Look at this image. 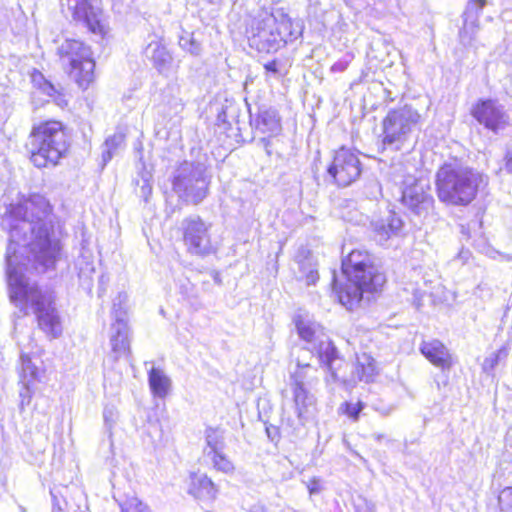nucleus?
<instances>
[{
	"instance_id": "obj_1",
	"label": "nucleus",
	"mask_w": 512,
	"mask_h": 512,
	"mask_svg": "<svg viewBox=\"0 0 512 512\" xmlns=\"http://www.w3.org/2000/svg\"><path fill=\"white\" fill-rule=\"evenodd\" d=\"M1 226L9 233L7 282L11 302L24 314L32 312L39 328L49 337L61 336L63 327L56 307V294L32 282L27 273L43 274L55 269L61 245L53 235L52 209L48 200L33 194L10 204Z\"/></svg>"
},
{
	"instance_id": "obj_2",
	"label": "nucleus",
	"mask_w": 512,
	"mask_h": 512,
	"mask_svg": "<svg viewBox=\"0 0 512 512\" xmlns=\"http://www.w3.org/2000/svg\"><path fill=\"white\" fill-rule=\"evenodd\" d=\"M342 271L347 278L345 287H338L335 279L333 291L341 305L348 310L356 307L365 292H377L385 283V276L372 264L370 255L363 250H352L342 261Z\"/></svg>"
},
{
	"instance_id": "obj_3",
	"label": "nucleus",
	"mask_w": 512,
	"mask_h": 512,
	"mask_svg": "<svg viewBox=\"0 0 512 512\" xmlns=\"http://www.w3.org/2000/svg\"><path fill=\"white\" fill-rule=\"evenodd\" d=\"M482 176L472 169L456 164H444L437 172L436 187L442 202L467 205L476 196Z\"/></svg>"
},
{
	"instance_id": "obj_4",
	"label": "nucleus",
	"mask_w": 512,
	"mask_h": 512,
	"mask_svg": "<svg viewBox=\"0 0 512 512\" xmlns=\"http://www.w3.org/2000/svg\"><path fill=\"white\" fill-rule=\"evenodd\" d=\"M67 150V137L60 122L47 121L32 130L30 158L36 167L57 165Z\"/></svg>"
},
{
	"instance_id": "obj_5",
	"label": "nucleus",
	"mask_w": 512,
	"mask_h": 512,
	"mask_svg": "<svg viewBox=\"0 0 512 512\" xmlns=\"http://www.w3.org/2000/svg\"><path fill=\"white\" fill-rule=\"evenodd\" d=\"M62 61L69 65L70 76L82 89L94 81L95 61L89 46L75 39H65L57 48Z\"/></svg>"
},
{
	"instance_id": "obj_6",
	"label": "nucleus",
	"mask_w": 512,
	"mask_h": 512,
	"mask_svg": "<svg viewBox=\"0 0 512 512\" xmlns=\"http://www.w3.org/2000/svg\"><path fill=\"white\" fill-rule=\"evenodd\" d=\"M209 180L201 164L183 162L173 173L172 188L180 200L199 204L207 196Z\"/></svg>"
},
{
	"instance_id": "obj_7",
	"label": "nucleus",
	"mask_w": 512,
	"mask_h": 512,
	"mask_svg": "<svg viewBox=\"0 0 512 512\" xmlns=\"http://www.w3.org/2000/svg\"><path fill=\"white\" fill-rule=\"evenodd\" d=\"M318 382L317 369L310 364L297 363L290 377V388L295 412L300 421L308 420L316 406V398L310 389Z\"/></svg>"
},
{
	"instance_id": "obj_8",
	"label": "nucleus",
	"mask_w": 512,
	"mask_h": 512,
	"mask_svg": "<svg viewBox=\"0 0 512 512\" xmlns=\"http://www.w3.org/2000/svg\"><path fill=\"white\" fill-rule=\"evenodd\" d=\"M420 121L421 115L410 105L390 110L382 121L383 145L399 150Z\"/></svg>"
},
{
	"instance_id": "obj_9",
	"label": "nucleus",
	"mask_w": 512,
	"mask_h": 512,
	"mask_svg": "<svg viewBox=\"0 0 512 512\" xmlns=\"http://www.w3.org/2000/svg\"><path fill=\"white\" fill-rule=\"evenodd\" d=\"M128 295L119 293L113 300L112 317L113 322L110 327V346L111 351L107 358L113 363L121 358H128L130 355V329L127 316Z\"/></svg>"
},
{
	"instance_id": "obj_10",
	"label": "nucleus",
	"mask_w": 512,
	"mask_h": 512,
	"mask_svg": "<svg viewBox=\"0 0 512 512\" xmlns=\"http://www.w3.org/2000/svg\"><path fill=\"white\" fill-rule=\"evenodd\" d=\"M296 328L301 339L310 344L308 349L317 354L320 363L332 370V364L337 359V350L328 337L322 333L320 326L309 319L298 316Z\"/></svg>"
},
{
	"instance_id": "obj_11",
	"label": "nucleus",
	"mask_w": 512,
	"mask_h": 512,
	"mask_svg": "<svg viewBox=\"0 0 512 512\" xmlns=\"http://www.w3.org/2000/svg\"><path fill=\"white\" fill-rule=\"evenodd\" d=\"M61 5L73 20L81 22L89 32H106L108 21L101 0H65Z\"/></svg>"
},
{
	"instance_id": "obj_12",
	"label": "nucleus",
	"mask_w": 512,
	"mask_h": 512,
	"mask_svg": "<svg viewBox=\"0 0 512 512\" xmlns=\"http://www.w3.org/2000/svg\"><path fill=\"white\" fill-rule=\"evenodd\" d=\"M402 203L415 215L427 218L434 209L428 181L408 176L403 182Z\"/></svg>"
},
{
	"instance_id": "obj_13",
	"label": "nucleus",
	"mask_w": 512,
	"mask_h": 512,
	"mask_svg": "<svg viewBox=\"0 0 512 512\" xmlns=\"http://www.w3.org/2000/svg\"><path fill=\"white\" fill-rule=\"evenodd\" d=\"M327 171L338 186L345 187L359 178L362 168L358 155L352 150L342 147L336 151Z\"/></svg>"
},
{
	"instance_id": "obj_14",
	"label": "nucleus",
	"mask_w": 512,
	"mask_h": 512,
	"mask_svg": "<svg viewBox=\"0 0 512 512\" xmlns=\"http://www.w3.org/2000/svg\"><path fill=\"white\" fill-rule=\"evenodd\" d=\"M182 229L183 241L189 253L204 256L212 252L209 226L200 217L184 219Z\"/></svg>"
},
{
	"instance_id": "obj_15",
	"label": "nucleus",
	"mask_w": 512,
	"mask_h": 512,
	"mask_svg": "<svg viewBox=\"0 0 512 512\" xmlns=\"http://www.w3.org/2000/svg\"><path fill=\"white\" fill-rule=\"evenodd\" d=\"M473 117L486 128L497 132L509 124V116L497 101L487 99L478 101L472 108Z\"/></svg>"
},
{
	"instance_id": "obj_16",
	"label": "nucleus",
	"mask_w": 512,
	"mask_h": 512,
	"mask_svg": "<svg viewBox=\"0 0 512 512\" xmlns=\"http://www.w3.org/2000/svg\"><path fill=\"white\" fill-rule=\"evenodd\" d=\"M419 349L427 360L442 371H449L455 363L449 349L437 339L423 341Z\"/></svg>"
},
{
	"instance_id": "obj_17",
	"label": "nucleus",
	"mask_w": 512,
	"mask_h": 512,
	"mask_svg": "<svg viewBox=\"0 0 512 512\" xmlns=\"http://www.w3.org/2000/svg\"><path fill=\"white\" fill-rule=\"evenodd\" d=\"M146 55L150 58L159 74L170 77L176 73L177 65L167 48L160 42L152 41L146 47Z\"/></svg>"
},
{
	"instance_id": "obj_18",
	"label": "nucleus",
	"mask_w": 512,
	"mask_h": 512,
	"mask_svg": "<svg viewBox=\"0 0 512 512\" xmlns=\"http://www.w3.org/2000/svg\"><path fill=\"white\" fill-rule=\"evenodd\" d=\"M188 493L196 499L211 501L216 498L218 489L205 473L193 472L189 477Z\"/></svg>"
},
{
	"instance_id": "obj_19",
	"label": "nucleus",
	"mask_w": 512,
	"mask_h": 512,
	"mask_svg": "<svg viewBox=\"0 0 512 512\" xmlns=\"http://www.w3.org/2000/svg\"><path fill=\"white\" fill-rule=\"evenodd\" d=\"M20 361V383H38L42 381L45 369L40 357L22 352Z\"/></svg>"
},
{
	"instance_id": "obj_20",
	"label": "nucleus",
	"mask_w": 512,
	"mask_h": 512,
	"mask_svg": "<svg viewBox=\"0 0 512 512\" xmlns=\"http://www.w3.org/2000/svg\"><path fill=\"white\" fill-rule=\"evenodd\" d=\"M256 26L257 32H280L281 30H290L292 32V23L290 18L282 11L277 10L275 13L263 11L258 16Z\"/></svg>"
},
{
	"instance_id": "obj_21",
	"label": "nucleus",
	"mask_w": 512,
	"mask_h": 512,
	"mask_svg": "<svg viewBox=\"0 0 512 512\" xmlns=\"http://www.w3.org/2000/svg\"><path fill=\"white\" fill-rule=\"evenodd\" d=\"M375 238L380 244H384L392 236H397L403 228L402 219L394 212L389 214L374 224Z\"/></svg>"
},
{
	"instance_id": "obj_22",
	"label": "nucleus",
	"mask_w": 512,
	"mask_h": 512,
	"mask_svg": "<svg viewBox=\"0 0 512 512\" xmlns=\"http://www.w3.org/2000/svg\"><path fill=\"white\" fill-rule=\"evenodd\" d=\"M254 122L255 128L262 134L275 136L281 131V119L278 111L274 108L260 109Z\"/></svg>"
},
{
	"instance_id": "obj_23",
	"label": "nucleus",
	"mask_w": 512,
	"mask_h": 512,
	"mask_svg": "<svg viewBox=\"0 0 512 512\" xmlns=\"http://www.w3.org/2000/svg\"><path fill=\"white\" fill-rule=\"evenodd\" d=\"M149 387L153 395L158 398H165L172 385L169 376L160 368L152 367L148 372Z\"/></svg>"
},
{
	"instance_id": "obj_24",
	"label": "nucleus",
	"mask_w": 512,
	"mask_h": 512,
	"mask_svg": "<svg viewBox=\"0 0 512 512\" xmlns=\"http://www.w3.org/2000/svg\"><path fill=\"white\" fill-rule=\"evenodd\" d=\"M297 263L299 267L300 279L304 280L308 286L314 285L318 281L319 275L317 264L311 253L307 252L305 255L299 254L297 256Z\"/></svg>"
},
{
	"instance_id": "obj_25",
	"label": "nucleus",
	"mask_w": 512,
	"mask_h": 512,
	"mask_svg": "<svg viewBox=\"0 0 512 512\" xmlns=\"http://www.w3.org/2000/svg\"><path fill=\"white\" fill-rule=\"evenodd\" d=\"M486 4V0H470L467 4L466 10L463 14V29L464 32H474L477 29H481L478 14Z\"/></svg>"
},
{
	"instance_id": "obj_26",
	"label": "nucleus",
	"mask_w": 512,
	"mask_h": 512,
	"mask_svg": "<svg viewBox=\"0 0 512 512\" xmlns=\"http://www.w3.org/2000/svg\"><path fill=\"white\" fill-rule=\"evenodd\" d=\"M31 78L34 86L39 90V92L54 100L59 106L66 105V101L64 100L61 92H59L51 82L47 81L42 73L35 71Z\"/></svg>"
},
{
	"instance_id": "obj_27",
	"label": "nucleus",
	"mask_w": 512,
	"mask_h": 512,
	"mask_svg": "<svg viewBox=\"0 0 512 512\" xmlns=\"http://www.w3.org/2000/svg\"><path fill=\"white\" fill-rule=\"evenodd\" d=\"M249 46L260 53H271L277 51L280 43L274 34H251L248 37Z\"/></svg>"
},
{
	"instance_id": "obj_28",
	"label": "nucleus",
	"mask_w": 512,
	"mask_h": 512,
	"mask_svg": "<svg viewBox=\"0 0 512 512\" xmlns=\"http://www.w3.org/2000/svg\"><path fill=\"white\" fill-rule=\"evenodd\" d=\"M355 374L360 381H364L366 383L373 381V378L376 375L374 359L365 353L357 356Z\"/></svg>"
},
{
	"instance_id": "obj_29",
	"label": "nucleus",
	"mask_w": 512,
	"mask_h": 512,
	"mask_svg": "<svg viewBox=\"0 0 512 512\" xmlns=\"http://www.w3.org/2000/svg\"><path fill=\"white\" fill-rule=\"evenodd\" d=\"M125 141V135L121 132H116L108 137L102 146V160L104 165L109 162L116 151L122 147Z\"/></svg>"
},
{
	"instance_id": "obj_30",
	"label": "nucleus",
	"mask_w": 512,
	"mask_h": 512,
	"mask_svg": "<svg viewBox=\"0 0 512 512\" xmlns=\"http://www.w3.org/2000/svg\"><path fill=\"white\" fill-rule=\"evenodd\" d=\"M205 440L207 444V448L204 450L206 456L224 450V437L222 432L218 429H206Z\"/></svg>"
},
{
	"instance_id": "obj_31",
	"label": "nucleus",
	"mask_w": 512,
	"mask_h": 512,
	"mask_svg": "<svg viewBox=\"0 0 512 512\" xmlns=\"http://www.w3.org/2000/svg\"><path fill=\"white\" fill-rule=\"evenodd\" d=\"M207 457L211 460L215 470L224 474H232L234 472L235 466L223 450L208 455Z\"/></svg>"
},
{
	"instance_id": "obj_32",
	"label": "nucleus",
	"mask_w": 512,
	"mask_h": 512,
	"mask_svg": "<svg viewBox=\"0 0 512 512\" xmlns=\"http://www.w3.org/2000/svg\"><path fill=\"white\" fill-rule=\"evenodd\" d=\"M179 46L192 55H199L201 52V43L195 39L194 34H181L179 36Z\"/></svg>"
},
{
	"instance_id": "obj_33",
	"label": "nucleus",
	"mask_w": 512,
	"mask_h": 512,
	"mask_svg": "<svg viewBox=\"0 0 512 512\" xmlns=\"http://www.w3.org/2000/svg\"><path fill=\"white\" fill-rule=\"evenodd\" d=\"M36 383H20L21 389L19 391L20 407L23 409L31 403L32 397L35 393Z\"/></svg>"
},
{
	"instance_id": "obj_34",
	"label": "nucleus",
	"mask_w": 512,
	"mask_h": 512,
	"mask_svg": "<svg viewBox=\"0 0 512 512\" xmlns=\"http://www.w3.org/2000/svg\"><path fill=\"white\" fill-rule=\"evenodd\" d=\"M152 175L145 171L141 173L140 180H137V185L140 187V194L145 199L148 200L152 193V183H151Z\"/></svg>"
},
{
	"instance_id": "obj_35",
	"label": "nucleus",
	"mask_w": 512,
	"mask_h": 512,
	"mask_svg": "<svg viewBox=\"0 0 512 512\" xmlns=\"http://www.w3.org/2000/svg\"><path fill=\"white\" fill-rule=\"evenodd\" d=\"M121 512H152L151 509L137 498H131L125 502Z\"/></svg>"
},
{
	"instance_id": "obj_36",
	"label": "nucleus",
	"mask_w": 512,
	"mask_h": 512,
	"mask_svg": "<svg viewBox=\"0 0 512 512\" xmlns=\"http://www.w3.org/2000/svg\"><path fill=\"white\" fill-rule=\"evenodd\" d=\"M342 408L345 414H347L353 420H357L360 412L364 408V405L360 401L356 403L345 402L342 405Z\"/></svg>"
},
{
	"instance_id": "obj_37",
	"label": "nucleus",
	"mask_w": 512,
	"mask_h": 512,
	"mask_svg": "<svg viewBox=\"0 0 512 512\" xmlns=\"http://www.w3.org/2000/svg\"><path fill=\"white\" fill-rule=\"evenodd\" d=\"M376 506L366 498H359L355 503L356 512H375Z\"/></svg>"
},
{
	"instance_id": "obj_38",
	"label": "nucleus",
	"mask_w": 512,
	"mask_h": 512,
	"mask_svg": "<svg viewBox=\"0 0 512 512\" xmlns=\"http://www.w3.org/2000/svg\"><path fill=\"white\" fill-rule=\"evenodd\" d=\"M105 425L111 429L116 422L117 412L114 407H105L103 412Z\"/></svg>"
},
{
	"instance_id": "obj_39",
	"label": "nucleus",
	"mask_w": 512,
	"mask_h": 512,
	"mask_svg": "<svg viewBox=\"0 0 512 512\" xmlns=\"http://www.w3.org/2000/svg\"><path fill=\"white\" fill-rule=\"evenodd\" d=\"M306 486H307V489H308L310 495L318 494L322 490L321 480L319 478H316V477L310 479L307 482Z\"/></svg>"
},
{
	"instance_id": "obj_40",
	"label": "nucleus",
	"mask_w": 512,
	"mask_h": 512,
	"mask_svg": "<svg viewBox=\"0 0 512 512\" xmlns=\"http://www.w3.org/2000/svg\"><path fill=\"white\" fill-rule=\"evenodd\" d=\"M347 66H348V61L340 60V61L335 62L332 65L331 71L332 72H343L346 70Z\"/></svg>"
},
{
	"instance_id": "obj_41",
	"label": "nucleus",
	"mask_w": 512,
	"mask_h": 512,
	"mask_svg": "<svg viewBox=\"0 0 512 512\" xmlns=\"http://www.w3.org/2000/svg\"><path fill=\"white\" fill-rule=\"evenodd\" d=\"M264 68L267 72H271L273 74H277L278 73V64L277 62L274 60V61H271V62H268L264 65Z\"/></svg>"
},
{
	"instance_id": "obj_42",
	"label": "nucleus",
	"mask_w": 512,
	"mask_h": 512,
	"mask_svg": "<svg viewBox=\"0 0 512 512\" xmlns=\"http://www.w3.org/2000/svg\"><path fill=\"white\" fill-rule=\"evenodd\" d=\"M505 170L512 173V153L508 152L505 156Z\"/></svg>"
},
{
	"instance_id": "obj_43",
	"label": "nucleus",
	"mask_w": 512,
	"mask_h": 512,
	"mask_svg": "<svg viewBox=\"0 0 512 512\" xmlns=\"http://www.w3.org/2000/svg\"><path fill=\"white\" fill-rule=\"evenodd\" d=\"M501 498H509L512 500V486L503 489V491L501 492V495H500V499Z\"/></svg>"
},
{
	"instance_id": "obj_44",
	"label": "nucleus",
	"mask_w": 512,
	"mask_h": 512,
	"mask_svg": "<svg viewBox=\"0 0 512 512\" xmlns=\"http://www.w3.org/2000/svg\"><path fill=\"white\" fill-rule=\"evenodd\" d=\"M375 438H376V440L380 441L383 438V436L380 434H377V435H375Z\"/></svg>"
},
{
	"instance_id": "obj_45",
	"label": "nucleus",
	"mask_w": 512,
	"mask_h": 512,
	"mask_svg": "<svg viewBox=\"0 0 512 512\" xmlns=\"http://www.w3.org/2000/svg\"><path fill=\"white\" fill-rule=\"evenodd\" d=\"M79 275H80V277H82V276H84V275H85V272H84L82 269H80V273H79Z\"/></svg>"
},
{
	"instance_id": "obj_46",
	"label": "nucleus",
	"mask_w": 512,
	"mask_h": 512,
	"mask_svg": "<svg viewBox=\"0 0 512 512\" xmlns=\"http://www.w3.org/2000/svg\"><path fill=\"white\" fill-rule=\"evenodd\" d=\"M89 272H94V268L91 266L88 268Z\"/></svg>"
},
{
	"instance_id": "obj_47",
	"label": "nucleus",
	"mask_w": 512,
	"mask_h": 512,
	"mask_svg": "<svg viewBox=\"0 0 512 512\" xmlns=\"http://www.w3.org/2000/svg\"><path fill=\"white\" fill-rule=\"evenodd\" d=\"M59 511H60V508H58L57 510L55 507L53 508V512H59Z\"/></svg>"
}]
</instances>
